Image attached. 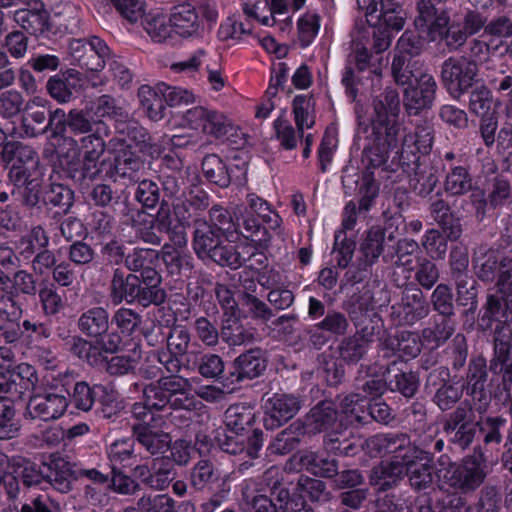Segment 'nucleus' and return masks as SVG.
Masks as SVG:
<instances>
[{
    "label": "nucleus",
    "mask_w": 512,
    "mask_h": 512,
    "mask_svg": "<svg viewBox=\"0 0 512 512\" xmlns=\"http://www.w3.org/2000/svg\"><path fill=\"white\" fill-rule=\"evenodd\" d=\"M110 315L106 308L96 306L84 311L78 318V329L87 337L94 338L99 348L109 354L117 353L122 345L118 332H110Z\"/></svg>",
    "instance_id": "10"
},
{
    "label": "nucleus",
    "mask_w": 512,
    "mask_h": 512,
    "mask_svg": "<svg viewBox=\"0 0 512 512\" xmlns=\"http://www.w3.org/2000/svg\"><path fill=\"white\" fill-rule=\"evenodd\" d=\"M429 313V306L419 289L408 290L402 298L401 307L398 310L400 322L412 325L425 318Z\"/></svg>",
    "instance_id": "29"
},
{
    "label": "nucleus",
    "mask_w": 512,
    "mask_h": 512,
    "mask_svg": "<svg viewBox=\"0 0 512 512\" xmlns=\"http://www.w3.org/2000/svg\"><path fill=\"white\" fill-rule=\"evenodd\" d=\"M138 97L149 119L159 121L164 117L167 104L162 92L159 91V84L154 88L148 85L141 86Z\"/></svg>",
    "instance_id": "42"
},
{
    "label": "nucleus",
    "mask_w": 512,
    "mask_h": 512,
    "mask_svg": "<svg viewBox=\"0 0 512 512\" xmlns=\"http://www.w3.org/2000/svg\"><path fill=\"white\" fill-rule=\"evenodd\" d=\"M455 330L450 318L440 316L434 320L432 326L422 332L423 345L428 349H436L443 345L451 337Z\"/></svg>",
    "instance_id": "45"
},
{
    "label": "nucleus",
    "mask_w": 512,
    "mask_h": 512,
    "mask_svg": "<svg viewBox=\"0 0 512 512\" xmlns=\"http://www.w3.org/2000/svg\"><path fill=\"white\" fill-rule=\"evenodd\" d=\"M296 127L302 135L304 128H312L315 124V99L313 95H297L292 103Z\"/></svg>",
    "instance_id": "50"
},
{
    "label": "nucleus",
    "mask_w": 512,
    "mask_h": 512,
    "mask_svg": "<svg viewBox=\"0 0 512 512\" xmlns=\"http://www.w3.org/2000/svg\"><path fill=\"white\" fill-rule=\"evenodd\" d=\"M0 392L9 394L13 398L21 399L35 389L38 376L33 366L20 364L16 370L0 378Z\"/></svg>",
    "instance_id": "22"
},
{
    "label": "nucleus",
    "mask_w": 512,
    "mask_h": 512,
    "mask_svg": "<svg viewBox=\"0 0 512 512\" xmlns=\"http://www.w3.org/2000/svg\"><path fill=\"white\" fill-rule=\"evenodd\" d=\"M364 390L372 396L369 401L367 400V419L382 423L384 421V409L382 408L384 403L381 396L384 393V379L382 377L371 378L364 385Z\"/></svg>",
    "instance_id": "54"
},
{
    "label": "nucleus",
    "mask_w": 512,
    "mask_h": 512,
    "mask_svg": "<svg viewBox=\"0 0 512 512\" xmlns=\"http://www.w3.org/2000/svg\"><path fill=\"white\" fill-rule=\"evenodd\" d=\"M69 400L65 394L44 392L30 396L23 414L26 420L49 422L58 420L66 412Z\"/></svg>",
    "instance_id": "14"
},
{
    "label": "nucleus",
    "mask_w": 512,
    "mask_h": 512,
    "mask_svg": "<svg viewBox=\"0 0 512 512\" xmlns=\"http://www.w3.org/2000/svg\"><path fill=\"white\" fill-rule=\"evenodd\" d=\"M197 358L196 366L198 373L206 379L226 381L227 374L225 371V363L221 356L214 353L200 354Z\"/></svg>",
    "instance_id": "59"
},
{
    "label": "nucleus",
    "mask_w": 512,
    "mask_h": 512,
    "mask_svg": "<svg viewBox=\"0 0 512 512\" xmlns=\"http://www.w3.org/2000/svg\"><path fill=\"white\" fill-rule=\"evenodd\" d=\"M193 249L201 259H209L221 267L232 270L240 268L245 259L236 247L227 243V237L208 225L205 218H195Z\"/></svg>",
    "instance_id": "7"
},
{
    "label": "nucleus",
    "mask_w": 512,
    "mask_h": 512,
    "mask_svg": "<svg viewBox=\"0 0 512 512\" xmlns=\"http://www.w3.org/2000/svg\"><path fill=\"white\" fill-rule=\"evenodd\" d=\"M10 460L11 466L14 467V473L20 477L24 487L45 489L44 461L37 464L20 456L12 457Z\"/></svg>",
    "instance_id": "31"
},
{
    "label": "nucleus",
    "mask_w": 512,
    "mask_h": 512,
    "mask_svg": "<svg viewBox=\"0 0 512 512\" xmlns=\"http://www.w3.org/2000/svg\"><path fill=\"white\" fill-rule=\"evenodd\" d=\"M302 497L311 502L323 503L330 499V492L327 490L325 482L314 478H300L297 484Z\"/></svg>",
    "instance_id": "64"
},
{
    "label": "nucleus",
    "mask_w": 512,
    "mask_h": 512,
    "mask_svg": "<svg viewBox=\"0 0 512 512\" xmlns=\"http://www.w3.org/2000/svg\"><path fill=\"white\" fill-rule=\"evenodd\" d=\"M306 434L305 426L295 421L280 431L269 445L272 454L286 455L295 450Z\"/></svg>",
    "instance_id": "33"
},
{
    "label": "nucleus",
    "mask_w": 512,
    "mask_h": 512,
    "mask_svg": "<svg viewBox=\"0 0 512 512\" xmlns=\"http://www.w3.org/2000/svg\"><path fill=\"white\" fill-rule=\"evenodd\" d=\"M263 409L265 428L274 430L296 415L300 409V401L293 395L276 393L265 401Z\"/></svg>",
    "instance_id": "17"
},
{
    "label": "nucleus",
    "mask_w": 512,
    "mask_h": 512,
    "mask_svg": "<svg viewBox=\"0 0 512 512\" xmlns=\"http://www.w3.org/2000/svg\"><path fill=\"white\" fill-rule=\"evenodd\" d=\"M134 441L132 439H119L114 441L107 448V456L111 464L112 472L120 468L133 465L137 456L134 450Z\"/></svg>",
    "instance_id": "44"
},
{
    "label": "nucleus",
    "mask_w": 512,
    "mask_h": 512,
    "mask_svg": "<svg viewBox=\"0 0 512 512\" xmlns=\"http://www.w3.org/2000/svg\"><path fill=\"white\" fill-rule=\"evenodd\" d=\"M223 485L221 471L209 460H200L191 469L190 484L197 491L209 490Z\"/></svg>",
    "instance_id": "32"
},
{
    "label": "nucleus",
    "mask_w": 512,
    "mask_h": 512,
    "mask_svg": "<svg viewBox=\"0 0 512 512\" xmlns=\"http://www.w3.org/2000/svg\"><path fill=\"white\" fill-rule=\"evenodd\" d=\"M142 316L132 308L120 307L114 311L111 317V324L116 326V330L112 332H118L119 336L133 337L142 326Z\"/></svg>",
    "instance_id": "47"
},
{
    "label": "nucleus",
    "mask_w": 512,
    "mask_h": 512,
    "mask_svg": "<svg viewBox=\"0 0 512 512\" xmlns=\"http://www.w3.org/2000/svg\"><path fill=\"white\" fill-rule=\"evenodd\" d=\"M439 463L441 466L448 464L447 469H439L437 472L442 485L462 492L477 489L487 475L486 461L481 451H474L473 455L464 458L460 464L450 463L447 456H441Z\"/></svg>",
    "instance_id": "9"
},
{
    "label": "nucleus",
    "mask_w": 512,
    "mask_h": 512,
    "mask_svg": "<svg viewBox=\"0 0 512 512\" xmlns=\"http://www.w3.org/2000/svg\"><path fill=\"white\" fill-rule=\"evenodd\" d=\"M42 204L59 208L66 215L74 204V191L64 184L51 183L43 191Z\"/></svg>",
    "instance_id": "43"
},
{
    "label": "nucleus",
    "mask_w": 512,
    "mask_h": 512,
    "mask_svg": "<svg viewBox=\"0 0 512 512\" xmlns=\"http://www.w3.org/2000/svg\"><path fill=\"white\" fill-rule=\"evenodd\" d=\"M338 412L332 401L324 400L314 406L308 416L307 421L314 430L318 432L325 431L328 433L332 431H339L341 426L337 422Z\"/></svg>",
    "instance_id": "30"
},
{
    "label": "nucleus",
    "mask_w": 512,
    "mask_h": 512,
    "mask_svg": "<svg viewBox=\"0 0 512 512\" xmlns=\"http://www.w3.org/2000/svg\"><path fill=\"white\" fill-rule=\"evenodd\" d=\"M208 225L221 232L229 238L234 232H238V223H236L231 213L220 205H214L209 210Z\"/></svg>",
    "instance_id": "62"
},
{
    "label": "nucleus",
    "mask_w": 512,
    "mask_h": 512,
    "mask_svg": "<svg viewBox=\"0 0 512 512\" xmlns=\"http://www.w3.org/2000/svg\"><path fill=\"white\" fill-rule=\"evenodd\" d=\"M140 512H178L176 501L168 494H144L138 499Z\"/></svg>",
    "instance_id": "63"
},
{
    "label": "nucleus",
    "mask_w": 512,
    "mask_h": 512,
    "mask_svg": "<svg viewBox=\"0 0 512 512\" xmlns=\"http://www.w3.org/2000/svg\"><path fill=\"white\" fill-rule=\"evenodd\" d=\"M42 99L28 101L25 105V114L21 118L22 134L33 138L47 133V112Z\"/></svg>",
    "instance_id": "27"
},
{
    "label": "nucleus",
    "mask_w": 512,
    "mask_h": 512,
    "mask_svg": "<svg viewBox=\"0 0 512 512\" xmlns=\"http://www.w3.org/2000/svg\"><path fill=\"white\" fill-rule=\"evenodd\" d=\"M169 22L173 30L181 37L199 36L203 30L198 12L191 4L184 3L173 8Z\"/></svg>",
    "instance_id": "24"
},
{
    "label": "nucleus",
    "mask_w": 512,
    "mask_h": 512,
    "mask_svg": "<svg viewBox=\"0 0 512 512\" xmlns=\"http://www.w3.org/2000/svg\"><path fill=\"white\" fill-rule=\"evenodd\" d=\"M115 131L120 136L126 137L128 140L135 143L139 147L140 151L144 153H158V147L152 143L151 136L148 131L139 124L138 121L131 118L127 113V118L117 121L114 124Z\"/></svg>",
    "instance_id": "28"
},
{
    "label": "nucleus",
    "mask_w": 512,
    "mask_h": 512,
    "mask_svg": "<svg viewBox=\"0 0 512 512\" xmlns=\"http://www.w3.org/2000/svg\"><path fill=\"white\" fill-rule=\"evenodd\" d=\"M160 255L167 271L171 275H180L183 270L191 271L193 268V258L191 255L177 249L173 245H163Z\"/></svg>",
    "instance_id": "55"
},
{
    "label": "nucleus",
    "mask_w": 512,
    "mask_h": 512,
    "mask_svg": "<svg viewBox=\"0 0 512 512\" xmlns=\"http://www.w3.org/2000/svg\"><path fill=\"white\" fill-rule=\"evenodd\" d=\"M68 121L69 131L74 135L87 134L97 128H103L106 136L109 134L108 126L103 120L94 117L87 105L83 109H71Z\"/></svg>",
    "instance_id": "36"
},
{
    "label": "nucleus",
    "mask_w": 512,
    "mask_h": 512,
    "mask_svg": "<svg viewBox=\"0 0 512 512\" xmlns=\"http://www.w3.org/2000/svg\"><path fill=\"white\" fill-rule=\"evenodd\" d=\"M422 63L405 55H397L392 63V75L404 88L403 104L409 114L429 109L434 102L437 84L434 77L422 71Z\"/></svg>",
    "instance_id": "3"
},
{
    "label": "nucleus",
    "mask_w": 512,
    "mask_h": 512,
    "mask_svg": "<svg viewBox=\"0 0 512 512\" xmlns=\"http://www.w3.org/2000/svg\"><path fill=\"white\" fill-rule=\"evenodd\" d=\"M45 489L52 488L62 494L72 491L76 481V465L58 453L44 461Z\"/></svg>",
    "instance_id": "16"
},
{
    "label": "nucleus",
    "mask_w": 512,
    "mask_h": 512,
    "mask_svg": "<svg viewBox=\"0 0 512 512\" xmlns=\"http://www.w3.org/2000/svg\"><path fill=\"white\" fill-rule=\"evenodd\" d=\"M139 413L132 416L134 422L131 424V434L134 443L137 442L152 456L164 453L171 443L170 434L157 426V417Z\"/></svg>",
    "instance_id": "11"
},
{
    "label": "nucleus",
    "mask_w": 512,
    "mask_h": 512,
    "mask_svg": "<svg viewBox=\"0 0 512 512\" xmlns=\"http://www.w3.org/2000/svg\"><path fill=\"white\" fill-rule=\"evenodd\" d=\"M360 9L365 10L366 22L368 25V34L373 35V52L368 53L366 47H356L354 53L349 57V62H354L358 71H364L371 68V72L376 77L379 86H381L382 68L380 66L383 52L384 35V0H357Z\"/></svg>",
    "instance_id": "8"
},
{
    "label": "nucleus",
    "mask_w": 512,
    "mask_h": 512,
    "mask_svg": "<svg viewBox=\"0 0 512 512\" xmlns=\"http://www.w3.org/2000/svg\"><path fill=\"white\" fill-rule=\"evenodd\" d=\"M109 299L114 305H120L123 302L127 304L137 303L144 308L153 305L137 274L126 273L119 267L115 268L112 273Z\"/></svg>",
    "instance_id": "12"
},
{
    "label": "nucleus",
    "mask_w": 512,
    "mask_h": 512,
    "mask_svg": "<svg viewBox=\"0 0 512 512\" xmlns=\"http://www.w3.org/2000/svg\"><path fill=\"white\" fill-rule=\"evenodd\" d=\"M486 381V362L482 358H478L471 362L468 372V392L473 400L479 401L478 410H485L489 397L484 392V384Z\"/></svg>",
    "instance_id": "37"
},
{
    "label": "nucleus",
    "mask_w": 512,
    "mask_h": 512,
    "mask_svg": "<svg viewBox=\"0 0 512 512\" xmlns=\"http://www.w3.org/2000/svg\"><path fill=\"white\" fill-rule=\"evenodd\" d=\"M145 163L140 156L130 150H121L114 160V171L121 178L131 182H138Z\"/></svg>",
    "instance_id": "39"
},
{
    "label": "nucleus",
    "mask_w": 512,
    "mask_h": 512,
    "mask_svg": "<svg viewBox=\"0 0 512 512\" xmlns=\"http://www.w3.org/2000/svg\"><path fill=\"white\" fill-rule=\"evenodd\" d=\"M266 370V360L260 348H252L238 357L232 363L227 373L226 382L233 385L245 380H252Z\"/></svg>",
    "instance_id": "19"
},
{
    "label": "nucleus",
    "mask_w": 512,
    "mask_h": 512,
    "mask_svg": "<svg viewBox=\"0 0 512 512\" xmlns=\"http://www.w3.org/2000/svg\"><path fill=\"white\" fill-rule=\"evenodd\" d=\"M406 439L403 438L398 447H393L390 439L386 435V454L394 452L389 458V464L386 465V486L395 482L405 472L409 477L410 485L417 490L428 488L433 481L432 475V457L424 451H417L411 448H404Z\"/></svg>",
    "instance_id": "6"
},
{
    "label": "nucleus",
    "mask_w": 512,
    "mask_h": 512,
    "mask_svg": "<svg viewBox=\"0 0 512 512\" xmlns=\"http://www.w3.org/2000/svg\"><path fill=\"white\" fill-rule=\"evenodd\" d=\"M375 116L372 118V132L369 144L365 147L362 161L365 164L363 184L360 188V210H369L372 202L378 196L382 179L384 178V102L380 96L373 100Z\"/></svg>",
    "instance_id": "4"
},
{
    "label": "nucleus",
    "mask_w": 512,
    "mask_h": 512,
    "mask_svg": "<svg viewBox=\"0 0 512 512\" xmlns=\"http://www.w3.org/2000/svg\"><path fill=\"white\" fill-rule=\"evenodd\" d=\"M448 22L449 18L445 13L437 14L433 6L421 5L419 16L415 19L419 34H402L397 43L399 52L410 56L418 55L425 40L445 39L450 48H458L465 42L467 30L462 31L455 26L447 28Z\"/></svg>",
    "instance_id": "2"
},
{
    "label": "nucleus",
    "mask_w": 512,
    "mask_h": 512,
    "mask_svg": "<svg viewBox=\"0 0 512 512\" xmlns=\"http://www.w3.org/2000/svg\"><path fill=\"white\" fill-rule=\"evenodd\" d=\"M441 75L449 94L459 99L477 82V65L465 57H451L444 61Z\"/></svg>",
    "instance_id": "13"
},
{
    "label": "nucleus",
    "mask_w": 512,
    "mask_h": 512,
    "mask_svg": "<svg viewBox=\"0 0 512 512\" xmlns=\"http://www.w3.org/2000/svg\"><path fill=\"white\" fill-rule=\"evenodd\" d=\"M69 351L78 358L85 360L90 366L98 367L103 364L102 350L96 344L80 337L72 336L68 341Z\"/></svg>",
    "instance_id": "53"
},
{
    "label": "nucleus",
    "mask_w": 512,
    "mask_h": 512,
    "mask_svg": "<svg viewBox=\"0 0 512 512\" xmlns=\"http://www.w3.org/2000/svg\"><path fill=\"white\" fill-rule=\"evenodd\" d=\"M157 265L148 266L145 269L139 271L137 277L143 285L146 294L150 297V301L153 305L159 306L163 304L167 298L165 290L161 287L162 277L156 269Z\"/></svg>",
    "instance_id": "49"
},
{
    "label": "nucleus",
    "mask_w": 512,
    "mask_h": 512,
    "mask_svg": "<svg viewBox=\"0 0 512 512\" xmlns=\"http://www.w3.org/2000/svg\"><path fill=\"white\" fill-rule=\"evenodd\" d=\"M246 203L251 210V214H256L277 235L282 234V218L271 208V205L265 199L254 193H249L246 196Z\"/></svg>",
    "instance_id": "46"
},
{
    "label": "nucleus",
    "mask_w": 512,
    "mask_h": 512,
    "mask_svg": "<svg viewBox=\"0 0 512 512\" xmlns=\"http://www.w3.org/2000/svg\"><path fill=\"white\" fill-rule=\"evenodd\" d=\"M202 171L205 178L220 188H227L232 181L233 170L216 154H208L203 158Z\"/></svg>",
    "instance_id": "38"
},
{
    "label": "nucleus",
    "mask_w": 512,
    "mask_h": 512,
    "mask_svg": "<svg viewBox=\"0 0 512 512\" xmlns=\"http://www.w3.org/2000/svg\"><path fill=\"white\" fill-rule=\"evenodd\" d=\"M386 147H396L402 141V155H412L418 160V154L430 153L434 141L433 126L424 121L415 127L413 133L404 134L402 120L399 117L400 99L393 90L386 89Z\"/></svg>",
    "instance_id": "5"
},
{
    "label": "nucleus",
    "mask_w": 512,
    "mask_h": 512,
    "mask_svg": "<svg viewBox=\"0 0 512 512\" xmlns=\"http://www.w3.org/2000/svg\"><path fill=\"white\" fill-rule=\"evenodd\" d=\"M236 233L241 234L261 248H267L271 243V234L252 214L243 216L242 226L238 223V232Z\"/></svg>",
    "instance_id": "58"
},
{
    "label": "nucleus",
    "mask_w": 512,
    "mask_h": 512,
    "mask_svg": "<svg viewBox=\"0 0 512 512\" xmlns=\"http://www.w3.org/2000/svg\"><path fill=\"white\" fill-rule=\"evenodd\" d=\"M69 51L73 60L87 70L100 71L105 67L104 60L95 56L86 39H72L69 43Z\"/></svg>",
    "instance_id": "48"
},
{
    "label": "nucleus",
    "mask_w": 512,
    "mask_h": 512,
    "mask_svg": "<svg viewBox=\"0 0 512 512\" xmlns=\"http://www.w3.org/2000/svg\"><path fill=\"white\" fill-rule=\"evenodd\" d=\"M90 200L96 207L115 210L117 206L126 204L128 196L115 183H99L89 193Z\"/></svg>",
    "instance_id": "35"
},
{
    "label": "nucleus",
    "mask_w": 512,
    "mask_h": 512,
    "mask_svg": "<svg viewBox=\"0 0 512 512\" xmlns=\"http://www.w3.org/2000/svg\"><path fill=\"white\" fill-rule=\"evenodd\" d=\"M36 274L27 270L17 269L14 271L11 279L9 291L18 296L35 297L39 292L38 279Z\"/></svg>",
    "instance_id": "60"
},
{
    "label": "nucleus",
    "mask_w": 512,
    "mask_h": 512,
    "mask_svg": "<svg viewBox=\"0 0 512 512\" xmlns=\"http://www.w3.org/2000/svg\"><path fill=\"white\" fill-rule=\"evenodd\" d=\"M103 392H105V387L102 385H91L86 381H78L73 386L70 398L76 409L88 412L92 409L96 398Z\"/></svg>",
    "instance_id": "51"
},
{
    "label": "nucleus",
    "mask_w": 512,
    "mask_h": 512,
    "mask_svg": "<svg viewBox=\"0 0 512 512\" xmlns=\"http://www.w3.org/2000/svg\"><path fill=\"white\" fill-rule=\"evenodd\" d=\"M160 252L154 249L135 247L127 254L125 267L130 273L139 272L151 265H157Z\"/></svg>",
    "instance_id": "61"
},
{
    "label": "nucleus",
    "mask_w": 512,
    "mask_h": 512,
    "mask_svg": "<svg viewBox=\"0 0 512 512\" xmlns=\"http://www.w3.org/2000/svg\"><path fill=\"white\" fill-rule=\"evenodd\" d=\"M93 116L97 119L103 120L105 117H109L117 121L127 118V111L121 106L117 105V101L110 95H102L97 99L87 104Z\"/></svg>",
    "instance_id": "56"
},
{
    "label": "nucleus",
    "mask_w": 512,
    "mask_h": 512,
    "mask_svg": "<svg viewBox=\"0 0 512 512\" xmlns=\"http://www.w3.org/2000/svg\"><path fill=\"white\" fill-rule=\"evenodd\" d=\"M143 401L135 402L131 406V415L136 416V412L140 415L154 416L160 420L158 412L164 411L169 404L170 398L164 392L161 385L156 381L142 388Z\"/></svg>",
    "instance_id": "26"
},
{
    "label": "nucleus",
    "mask_w": 512,
    "mask_h": 512,
    "mask_svg": "<svg viewBox=\"0 0 512 512\" xmlns=\"http://www.w3.org/2000/svg\"><path fill=\"white\" fill-rule=\"evenodd\" d=\"M46 159H49L52 171L60 177L72 180L76 184L79 180L80 148L75 138H64L58 149L43 151Z\"/></svg>",
    "instance_id": "15"
},
{
    "label": "nucleus",
    "mask_w": 512,
    "mask_h": 512,
    "mask_svg": "<svg viewBox=\"0 0 512 512\" xmlns=\"http://www.w3.org/2000/svg\"><path fill=\"white\" fill-rule=\"evenodd\" d=\"M344 308L354 322L360 323L368 318L372 323L382 324L381 305L376 306L374 295L370 290L351 295L344 303Z\"/></svg>",
    "instance_id": "23"
},
{
    "label": "nucleus",
    "mask_w": 512,
    "mask_h": 512,
    "mask_svg": "<svg viewBox=\"0 0 512 512\" xmlns=\"http://www.w3.org/2000/svg\"><path fill=\"white\" fill-rule=\"evenodd\" d=\"M210 206V196L201 187H193L186 197L185 201L177 203L173 206V211L178 221L187 223L191 220L193 214L190 212L192 209L194 214L205 211Z\"/></svg>",
    "instance_id": "34"
},
{
    "label": "nucleus",
    "mask_w": 512,
    "mask_h": 512,
    "mask_svg": "<svg viewBox=\"0 0 512 512\" xmlns=\"http://www.w3.org/2000/svg\"><path fill=\"white\" fill-rule=\"evenodd\" d=\"M218 445L222 451L231 455H244L249 459L259 457L263 446V432L254 429L252 434L245 436L235 432L226 431L217 436Z\"/></svg>",
    "instance_id": "18"
},
{
    "label": "nucleus",
    "mask_w": 512,
    "mask_h": 512,
    "mask_svg": "<svg viewBox=\"0 0 512 512\" xmlns=\"http://www.w3.org/2000/svg\"><path fill=\"white\" fill-rule=\"evenodd\" d=\"M475 273L483 281H492L498 272L497 291L487 297L484 312L479 320L482 329H491L495 323L494 351L491 363L494 371L503 373L501 391L496 393L499 400H510L512 414V258L498 261L497 252L488 250L477 254Z\"/></svg>",
    "instance_id": "1"
},
{
    "label": "nucleus",
    "mask_w": 512,
    "mask_h": 512,
    "mask_svg": "<svg viewBox=\"0 0 512 512\" xmlns=\"http://www.w3.org/2000/svg\"><path fill=\"white\" fill-rule=\"evenodd\" d=\"M83 86V75L76 69H67L51 76L46 89L51 98L65 104L77 97Z\"/></svg>",
    "instance_id": "20"
},
{
    "label": "nucleus",
    "mask_w": 512,
    "mask_h": 512,
    "mask_svg": "<svg viewBox=\"0 0 512 512\" xmlns=\"http://www.w3.org/2000/svg\"><path fill=\"white\" fill-rule=\"evenodd\" d=\"M222 321L221 339L229 346L249 345L259 339L257 329L253 326L244 325L234 314L228 315Z\"/></svg>",
    "instance_id": "25"
},
{
    "label": "nucleus",
    "mask_w": 512,
    "mask_h": 512,
    "mask_svg": "<svg viewBox=\"0 0 512 512\" xmlns=\"http://www.w3.org/2000/svg\"><path fill=\"white\" fill-rule=\"evenodd\" d=\"M27 7L12 13L13 21L30 35L42 34L48 29L49 14L41 0H28Z\"/></svg>",
    "instance_id": "21"
},
{
    "label": "nucleus",
    "mask_w": 512,
    "mask_h": 512,
    "mask_svg": "<svg viewBox=\"0 0 512 512\" xmlns=\"http://www.w3.org/2000/svg\"><path fill=\"white\" fill-rule=\"evenodd\" d=\"M253 421L252 409L242 404L232 405L225 412V426L230 432L243 434Z\"/></svg>",
    "instance_id": "57"
},
{
    "label": "nucleus",
    "mask_w": 512,
    "mask_h": 512,
    "mask_svg": "<svg viewBox=\"0 0 512 512\" xmlns=\"http://www.w3.org/2000/svg\"><path fill=\"white\" fill-rule=\"evenodd\" d=\"M339 409L347 424H366L367 399L360 394L351 393L339 398Z\"/></svg>",
    "instance_id": "40"
},
{
    "label": "nucleus",
    "mask_w": 512,
    "mask_h": 512,
    "mask_svg": "<svg viewBox=\"0 0 512 512\" xmlns=\"http://www.w3.org/2000/svg\"><path fill=\"white\" fill-rule=\"evenodd\" d=\"M324 445L327 451L346 457L355 456L364 448V442L360 438H347L343 431L326 434Z\"/></svg>",
    "instance_id": "41"
},
{
    "label": "nucleus",
    "mask_w": 512,
    "mask_h": 512,
    "mask_svg": "<svg viewBox=\"0 0 512 512\" xmlns=\"http://www.w3.org/2000/svg\"><path fill=\"white\" fill-rule=\"evenodd\" d=\"M368 350V340L359 333L342 339L338 345L339 358L347 364L358 363Z\"/></svg>",
    "instance_id": "52"
}]
</instances>
